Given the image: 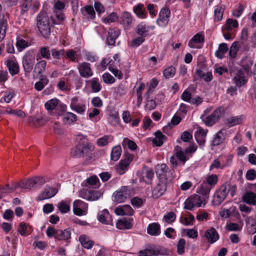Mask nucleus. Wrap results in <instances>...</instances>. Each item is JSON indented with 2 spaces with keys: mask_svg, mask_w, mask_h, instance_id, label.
I'll use <instances>...</instances> for the list:
<instances>
[{
  "mask_svg": "<svg viewBox=\"0 0 256 256\" xmlns=\"http://www.w3.org/2000/svg\"><path fill=\"white\" fill-rule=\"evenodd\" d=\"M77 144L70 150V156L76 158L87 156L94 150V146L88 142L87 136L82 134L76 136Z\"/></svg>",
  "mask_w": 256,
  "mask_h": 256,
  "instance_id": "nucleus-1",
  "label": "nucleus"
},
{
  "mask_svg": "<svg viewBox=\"0 0 256 256\" xmlns=\"http://www.w3.org/2000/svg\"><path fill=\"white\" fill-rule=\"evenodd\" d=\"M211 111L210 108H208L204 111V114L201 116V119L207 126L214 125L223 116L226 110L224 106H220L215 110L213 112L208 116L206 114Z\"/></svg>",
  "mask_w": 256,
  "mask_h": 256,
  "instance_id": "nucleus-2",
  "label": "nucleus"
},
{
  "mask_svg": "<svg viewBox=\"0 0 256 256\" xmlns=\"http://www.w3.org/2000/svg\"><path fill=\"white\" fill-rule=\"evenodd\" d=\"M38 28L46 38H48L50 34V18L44 12H41L38 15L36 18Z\"/></svg>",
  "mask_w": 256,
  "mask_h": 256,
  "instance_id": "nucleus-3",
  "label": "nucleus"
},
{
  "mask_svg": "<svg viewBox=\"0 0 256 256\" xmlns=\"http://www.w3.org/2000/svg\"><path fill=\"white\" fill-rule=\"evenodd\" d=\"M208 198L202 195L194 194L191 196L185 201L184 208L192 210L194 207L204 206Z\"/></svg>",
  "mask_w": 256,
  "mask_h": 256,
  "instance_id": "nucleus-4",
  "label": "nucleus"
},
{
  "mask_svg": "<svg viewBox=\"0 0 256 256\" xmlns=\"http://www.w3.org/2000/svg\"><path fill=\"white\" fill-rule=\"evenodd\" d=\"M36 54L33 50L27 51L22 57V64L26 73H30L35 63Z\"/></svg>",
  "mask_w": 256,
  "mask_h": 256,
  "instance_id": "nucleus-5",
  "label": "nucleus"
},
{
  "mask_svg": "<svg viewBox=\"0 0 256 256\" xmlns=\"http://www.w3.org/2000/svg\"><path fill=\"white\" fill-rule=\"evenodd\" d=\"M170 252L165 248L160 246H148L144 250L140 252V256H150V255H169Z\"/></svg>",
  "mask_w": 256,
  "mask_h": 256,
  "instance_id": "nucleus-6",
  "label": "nucleus"
},
{
  "mask_svg": "<svg viewBox=\"0 0 256 256\" xmlns=\"http://www.w3.org/2000/svg\"><path fill=\"white\" fill-rule=\"evenodd\" d=\"M46 182L44 178L41 176H36L27 180L21 181L22 188L31 189L40 188Z\"/></svg>",
  "mask_w": 256,
  "mask_h": 256,
  "instance_id": "nucleus-7",
  "label": "nucleus"
},
{
  "mask_svg": "<svg viewBox=\"0 0 256 256\" xmlns=\"http://www.w3.org/2000/svg\"><path fill=\"white\" fill-rule=\"evenodd\" d=\"M170 9L166 6L164 7L159 12L158 16L156 20L157 24L160 27L166 26L170 22Z\"/></svg>",
  "mask_w": 256,
  "mask_h": 256,
  "instance_id": "nucleus-8",
  "label": "nucleus"
},
{
  "mask_svg": "<svg viewBox=\"0 0 256 256\" xmlns=\"http://www.w3.org/2000/svg\"><path fill=\"white\" fill-rule=\"evenodd\" d=\"M70 106L72 110L80 114H84L86 108V102L78 96L72 98Z\"/></svg>",
  "mask_w": 256,
  "mask_h": 256,
  "instance_id": "nucleus-9",
  "label": "nucleus"
},
{
  "mask_svg": "<svg viewBox=\"0 0 256 256\" xmlns=\"http://www.w3.org/2000/svg\"><path fill=\"white\" fill-rule=\"evenodd\" d=\"M80 76L84 78H89L93 76V71L91 64L84 62L79 63L77 66Z\"/></svg>",
  "mask_w": 256,
  "mask_h": 256,
  "instance_id": "nucleus-10",
  "label": "nucleus"
},
{
  "mask_svg": "<svg viewBox=\"0 0 256 256\" xmlns=\"http://www.w3.org/2000/svg\"><path fill=\"white\" fill-rule=\"evenodd\" d=\"M130 196V190L128 186H124L116 193L114 200L118 203H121L124 202L126 200L129 198Z\"/></svg>",
  "mask_w": 256,
  "mask_h": 256,
  "instance_id": "nucleus-11",
  "label": "nucleus"
},
{
  "mask_svg": "<svg viewBox=\"0 0 256 256\" xmlns=\"http://www.w3.org/2000/svg\"><path fill=\"white\" fill-rule=\"evenodd\" d=\"M88 204L81 200H76L73 204V210L76 215L81 216L86 214Z\"/></svg>",
  "mask_w": 256,
  "mask_h": 256,
  "instance_id": "nucleus-12",
  "label": "nucleus"
},
{
  "mask_svg": "<svg viewBox=\"0 0 256 256\" xmlns=\"http://www.w3.org/2000/svg\"><path fill=\"white\" fill-rule=\"evenodd\" d=\"M226 183L222 185L216 191L214 196V202L216 204H220L226 198L228 192Z\"/></svg>",
  "mask_w": 256,
  "mask_h": 256,
  "instance_id": "nucleus-13",
  "label": "nucleus"
},
{
  "mask_svg": "<svg viewBox=\"0 0 256 256\" xmlns=\"http://www.w3.org/2000/svg\"><path fill=\"white\" fill-rule=\"evenodd\" d=\"M246 118L243 114L231 116L226 118L224 120V124L228 128L242 124L244 120Z\"/></svg>",
  "mask_w": 256,
  "mask_h": 256,
  "instance_id": "nucleus-14",
  "label": "nucleus"
},
{
  "mask_svg": "<svg viewBox=\"0 0 256 256\" xmlns=\"http://www.w3.org/2000/svg\"><path fill=\"white\" fill-rule=\"evenodd\" d=\"M204 42V36L199 33L195 34L188 42V46L192 48H200Z\"/></svg>",
  "mask_w": 256,
  "mask_h": 256,
  "instance_id": "nucleus-15",
  "label": "nucleus"
},
{
  "mask_svg": "<svg viewBox=\"0 0 256 256\" xmlns=\"http://www.w3.org/2000/svg\"><path fill=\"white\" fill-rule=\"evenodd\" d=\"M133 18L130 13L128 12H122L120 18V24L122 25L124 30H130Z\"/></svg>",
  "mask_w": 256,
  "mask_h": 256,
  "instance_id": "nucleus-16",
  "label": "nucleus"
},
{
  "mask_svg": "<svg viewBox=\"0 0 256 256\" xmlns=\"http://www.w3.org/2000/svg\"><path fill=\"white\" fill-rule=\"evenodd\" d=\"M57 193L56 190L52 187L46 186L39 194L37 198L38 200H42L50 198L54 196Z\"/></svg>",
  "mask_w": 256,
  "mask_h": 256,
  "instance_id": "nucleus-17",
  "label": "nucleus"
},
{
  "mask_svg": "<svg viewBox=\"0 0 256 256\" xmlns=\"http://www.w3.org/2000/svg\"><path fill=\"white\" fill-rule=\"evenodd\" d=\"M204 236L209 244H212L219 239V234L214 228L212 227L206 230Z\"/></svg>",
  "mask_w": 256,
  "mask_h": 256,
  "instance_id": "nucleus-18",
  "label": "nucleus"
},
{
  "mask_svg": "<svg viewBox=\"0 0 256 256\" xmlns=\"http://www.w3.org/2000/svg\"><path fill=\"white\" fill-rule=\"evenodd\" d=\"M6 66L8 68L11 75L14 76L20 72V67L18 62L14 56L11 59H8L6 62Z\"/></svg>",
  "mask_w": 256,
  "mask_h": 256,
  "instance_id": "nucleus-19",
  "label": "nucleus"
},
{
  "mask_svg": "<svg viewBox=\"0 0 256 256\" xmlns=\"http://www.w3.org/2000/svg\"><path fill=\"white\" fill-rule=\"evenodd\" d=\"M207 132L208 130H205L200 127L198 128V130L195 132L194 136L196 141L201 147H203L204 146Z\"/></svg>",
  "mask_w": 256,
  "mask_h": 256,
  "instance_id": "nucleus-20",
  "label": "nucleus"
},
{
  "mask_svg": "<svg viewBox=\"0 0 256 256\" xmlns=\"http://www.w3.org/2000/svg\"><path fill=\"white\" fill-rule=\"evenodd\" d=\"M120 34V30L116 28H110L108 30V36L106 38V43L110 46H114L116 39Z\"/></svg>",
  "mask_w": 256,
  "mask_h": 256,
  "instance_id": "nucleus-21",
  "label": "nucleus"
},
{
  "mask_svg": "<svg viewBox=\"0 0 256 256\" xmlns=\"http://www.w3.org/2000/svg\"><path fill=\"white\" fill-rule=\"evenodd\" d=\"M233 80L236 86L240 88L246 84L248 82L244 72L242 70H238L233 78Z\"/></svg>",
  "mask_w": 256,
  "mask_h": 256,
  "instance_id": "nucleus-22",
  "label": "nucleus"
},
{
  "mask_svg": "<svg viewBox=\"0 0 256 256\" xmlns=\"http://www.w3.org/2000/svg\"><path fill=\"white\" fill-rule=\"evenodd\" d=\"M114 212L118 216H132L134 210L130 205L124 204L116 208Z\"/></svg>",
  "mask_w": 256,
  "mask_h": 256,
  "instance_id": "nucleus-23",
  "label": "nucleus"
},
{
  "mask_svg": "<svg viewBox=\"0 0 256 256\" xmlns=\"http://www.w3.org/2000/svg\"><path fill=\"white\" fill-rule=\"evenodd\" d=\"M98 220L102 224H112V220L108 211L105 209L98 212Z\"/></svg>",
  "mask_w": 256,
  "mask_h": 256,
  "instance_id": "nucleus-24",
  "label": "nucleus"
},
{
  "mask_svg": "<svg viewBox=\"0 0 256 256\" xmlns=\"http://www.w3.org/2000/svg\"><path fill=\"white\" fill-rule=\"evenodd\" d=\"M154 176V171L148 168L142 169V176L140 178V181H144L148 184L151 183L152 179Z\"/></svg>",
  "mask_w": 256,
  "mask_h": 256,
  "instance_id": "nucleus-25",
  "label": "nucleus"
},
{
  "mask_svg": "<svg viewBox=\"0 0 256 256\" xmlns=\"http://www.w3.org/2000/svg\"><path fill=\"white\" fill-rule=\"evenodd\" d=\"M82 185L85 186H91L94 188H98L100 184L98 178L96 176H92L88 178L85 182H83Z\"/></svg>",
  "mask_w": 256,
  "mask_h": 256,
  "instance_id": "nucleus-26",
  "label": "nucleus"
},
{
  "mask_svg": "<svg viewBox=\"0 0 256 256\" xmlns=\"http://www.w3.org/2000/svg\"><path fill=\"white\" fill-rule=\"evenodd\" d=\"M150 30V26L144 22H140L136 26V32L138 36H142L145 38L148 36Z\"/></svg>",
  "mask_w": 256,
  "mask_h": 256,
  "instance_id": "nucleus-27",
  "label": "nucleus"
},
{
  "mask_svg": "<svg viewBox=\"0 0 256 256\" xmlns=\"http://www.w3.org/2000/svg\"><path fill=\"white\" fill-rule=\"evenodd\" d=\"M166 190V184L164 182L158 183L152 191V196L156 198L162 196Z\"/></svg>",
  "mask_w": 256,
  "mask_h": 256,
  "instance_id": "nucleus-28",
  "label": "nucleus"
},
{
  "mask_svg": "<svg viewBox=\"0 0 256 256\" xmlns=\"http://www.w3.org/2000/svg\"><path fill=\"white\" fill-rule=\"evenodd\" d=\"M133 12L136 16L140 18H146L147 16V13L144 5L142 4H138L133 8Z\"/></svg>",
  "mask_w": 256,
  "mask_h": 256,
  "instance_id": "nucleus-29",
  "label": "nucleus"
},
{
  "mask_svg": "<svg viewBox=\"0 0 256 256\" xmlns=\"http://www.w3.org/2000/svg\"><path fill=\"white\" fill-rule=\"evenodd\" d=\"M242 201L248 204H256V194L252 192H246L242 197Z\"/></svg>",
  "mask_w": 256,
  "mask_h": 256,
  "instance_id": "nucleus-30",
  "label": "nucleus"
},
{
  "mask_svg": "<svg viewBox=\"0 0 256 256\" xmlns=\"http://www.w3.org/2000/svg\"><path fill=\"white\" fill-rule=\"evenodd\" d=\"M212 189V188L206 182L204 181L198 188L197 192L208 199L209 194Z\"/></svg>",
  "mask_w": 256,
  "mask_h": 256,
  "instance_id": "nucleus-31",
  "label": "nucleus"
},
{
  "mask_svg": "<svg viewBox=\"0 0 256 256\" xmlns=\"http://www.w3.org/2000/svg\"><path fill=\"white\" fill-rule=\"evenodd\" d=\"M238 26V23L237 20L232 18H228L226 20L224 25L222 28V30H225L227 32H230L234 28H236Z\"/></svg>",
  "mask_w": 256,
  "mask_h": 256,
  "instance_id": "nucleus-32",
  "label": "nucleus"
},
{
  "mask_svg": "<svg viewBox=\"0 0 256 256\" xmlns=\"http://www.w3.org/2000/svg\"><path fill=\"white\" fill-rule=\"evenodd\" d=\"M50 52L48 46H42L40 48L36 56V60H38L41 58L50 59Z\"/></svg>",
  "mask_w": 256,
  "mask_h": 256,
  "instance_id": "nucleus-33",
  "label": "nucleus"
},
{
  "mask_svg": "<svg viewBox=\"0 0 256 256\" xmlns=\"http://www.w3.org/2000/svg\"><path fill=\"white\" fill-rule=\"evenodd\" d=\"M71 231L69 228L64 230H58L56 239L59 240H66L70 238Z\"/></svg>",
  "mask_w": 256,
  "mask_h": 256,
  "instance_id": "nucleus-34",
  "label": "nucleus"
},
{
  "mask_svg": "<svg viewBox=\"0 0 256 256\" xmlns=\"http://www.w3.org/2000/svg\"><path fill=\"white\" fill-rule=\"evenodd\" d=\"M46 62L40 60L34 66V72L38 75H42L46 70Z\"/></svg>",
  "mask_w": 256,
  "mask_h": 256,
  "instance_id": "nucleus-35",
  "label": "nucleus"
},
{
  "mask_svg": "<svg viewBox=\"0 0 256 256\" xmlns=\"http://www.w3.org/2000/svg\"><path fill=\"white\" fill-rule=\"evenodd\" d=\"M166 140V137L161 132L157 131L155 132V138L153 139L152 142L156 146H161L164 142Z\"/></svg>",
  "mask_w": 256,
  "mask_h": 256,
  "instance_id": "nucleus-36",
  "label": "nucleus"
},
{
  "mask_svg": "<svg viewBox=\"0 0 256 256\" xmlns=\"http://www.w3.org/2000/svg\"><path fill=\"white\" fill-rule=\"evenodd\" d=\"M79 241L82 246L87 249L90 248L94 245L93 241L90 240V238L85 234L81 235L79 237Z\"/></svg>",
  "mask_w": 256,
  "mask_h": 256,
  "instance_id": "nucleus-37",
  "label": "nucleus"
},
{
  "mask_svg": "<svg viewBox=\"0 0 256 256\" xmlns=\"http://www.w3.org/2000/svg\"><path fill=\"white\" fill-rule=\"evenodd\" d=\"M225 7L224 6H217L214 9V22H218L221 21L223 18Z\"/></svg>",
  "mask_w": 256,
  "mask_h": 256,
  "instance_id": "nucleus-38",
  "label": "nucleus"
},
{
  "mask_svg": "<svg viewBox=\"0 0 256 256\" xmlns=\"http://www.w3.org/2000/svg\"><path fill=\"white\" fill-rule=\"evenodd\" d=\"M148 233L152 236H158L160 233V226L158 223L150 224L147 228Z\"/></svg>",
  "mask_w": 256,
  "mask_h": 256,
  "instance_id": "nucleus-39",
  "label": "nucleus"
},
{
  "mask_svg": "<svg viewBox=\"0 0 256 256\" xmlns=\"http://www.w3.org/2000/svg\"><path fill=\"white\" fill-rule=\"evenodd\" d=\"M228 50V44L226 43L220 44L218 50L215 52V56L218 58L222 59Z\"/></svg>",
  "mask_w": 256,
  "mask_h": 256,
  "instance_id": "nucleus-40",
  "label": "nucleus"
},
{
  "mask_svg": "<svg viewBox=\"0 0 256 256\" xmlns=\"http://www.w3.org/2000/svg\"><path fill=\"white\" fill-rule=\"evenodd\" d=\"M77 116L71 112H67L64 114L63 121L66 124H70L77 120Z\"/></svg>",
  "mask_w": 256,
  "mask_h": 256,
  "instance_id": "nucleus-41",
  "label": "nucleus"
},
{
  "mask_svg": "<svg viewBox=\"0 0 256 256\" xmlns=\"http://www.w3.org/2000/svg\"><path fill=\"white\" fill-rule=\"evenodd\" d=\"M224 138L223 130H221L214 135V138L212 141V145L216 146L221 144L223 142Z\"/></svg>",
  "mask_w": 256,
  "mask_h": 256,
  "instance_id": "nucleus-42",
  "label": "nucleus"
},
{
  "mask_svg": "<svg viewBox=\"0 0 256 256\" xmlns=\"http://www.w3.org/2000/svg\"><path fill=\"white\" fill-rule=\"evenodd\" d=\"M54 16L52 18V20L54 24H60L65 20L66 17L64 14L62 12H54Z\"/></svg>",
  "mask_w": 256,
  "mask_h": 256,
  "instance_id": "nucleus-43",
  "label": "nucleus"
},
{
  "mask_svg": "<svg viewBox=\"0 0 256 256\" xmlns=\"http://www.w3.org/2000/svg\"><path fill=\"white\" fill-rule=\"evenodd\" d=\"M180 222L181 224L185 226H191L194 224L195 222V218L193 215L189 213L188 216H180Z\"/></svg>",
  "mask_w": 256,
  "mask_h": 256,
  "instance_id": "nucleus-44",
  "label": "nucleus"
},
{
  "mask_svg": "<svg viewBox=\"0 0 256 256\" xmlns=\"http://www.w3.org/2000/svg\"><path fill=\"white\" fill-rule=\"evenodd\" d=\"M88 82L90 84L91 88L93 92H98L101 90L102 86L98 78H94L90 80Z\"/></svg>",
  "mask_w": 256,
  "mask_h": 256,
  "instance_id": "nucleus-45",
  "label": "nucleus"
},
{
  "mask_svg": "<svg viewBox=\"0 0 256 256\" xmlns=\"http://www.w3.org/2000/svg\"><path fill=\"white\" fill-rule=\"evenodd\" d=\"M112 137L111 136L105 135L104 136L99 138L97 140L96 144L100 147H103L112 140Z\"/></svg>",
  "mask_w": 256,
  "mask_h": 256,
  "instance_id": "nucleus-46",
  "label": "nucleus"
},
{
  "mask_svg": "<svg viewBox=\"0 0 256 256\" xmlns=\"http://www.w3.org/2000/svg\"><path fill=\"white\" fill-rule=\"evenodd\" d=\"M7 21L4 18L0 20V42L4 38L7 30Z\"/></svg>",
  "mask_w": 256,
  "mask_h": 256,
  "instance_id": "nucleus-47",
  "label": "nucleus"
},
{
  "mask_svg": "<svg viewBox=\"0 0 256 256\" xmlns=\"http://www.w3.org/2000/svg\"><path fill=\"white\" fill-rule=\"evenodd\" d=\"M122 153V148L120 146H114L111 152V159L114 161H117L120 158Z\"/></svg>",
  "mask_w": 256,
  "mask_h": 256,
  "instance_id": "nucleus-48",
  "label": "nucleus"
},
{
  "mask_svg": "<svg viewBox=\"0 0 256 256\" xmlns=\"http://www.w3.org/2000/svg\"><path fill=\"white\" fill-rule=\"evenodd\" d=\"M145 88V84L144 83H140L138 86L136 90L137 96V105L139 106L142 104V92Z\"/></svg>",
  "mask_w": 256,
  "mask_h": 256,
  "instance_id": "nucleus-49",
  "label": "nucleus"
},
{
  "mask_svg": "<svg viewBox=\"0 0 256 256\" xmlns=\"http://www.w3.org/2000/svg\"><path fill=\"white\" fill-rule=\"evenodd\" d=\"M129 164L126 160H121L116 166V172L120 174H123L128 170Z\"/></svg>",
  "mask_w": 256,
  "mask_h": 256,
  "instance_id": "nucleus-50",
  "label": "nucleus"
},
{
  "mask_svg": "<svg viewBox=\"0 0 256 256\" xmlns=\"http://www.w3.org/2000/svg\"><path fill=\"white\" fill-rule=\"evenodd\" d=\"M58 210L64 214L68 212L70 210V204L66 201H61L57 205Z\"/></svg>",
  "mask_w": 256,
  "mask_h": 256,
  "instance_id": "nucleus-51",
  "label": "nucleus"
},
{
  "mask_svg": "<svg viewBox=\"0 0 256 256\" xmlns=\"http://www.w3.org/2000/svg\"><path fill=\"white\" fill-rule=\"evenodd\" d=\"M218 180V177L216 174H210L207 176L206 180H204L208 184L211 188H213L214 186L217 184Z\"/></svg>",
  "mask_w": 256,
  "mask_h": 256,
  "instance_id": "nucleus-52",
  "label": "nucleus"
},
{
  "mask_svg": "<svg viewBox=\"0 0 256 256\" xmlns=\"http://www.w3.org/2000/svg\"><path fill=\"white\" fill-rule=\"evenodd\" d=\"M16 46L18 52H22L30 46L29 42L22 38L16 40Z\"/></svg>",
  "mask_w": 256,
  "mask_h": 256,
  "instance_id": "nucleus-53",
  "label": "nucleus"
},
{
  "mask_svg": "<svg viewBox=\"0 0 256 256\" xmlns=\"http://www.w3.org/2000/svg\"><path fill=\"white\" fill-rule=\"evenodd\" d=\"M168 170V168L167 166L164 164H162L158 166L156 170V174L159 176H166Z\"/></svg>",
  "mask_w": 256,
  "mask_h": 256,
  "instance_id": "nucleus-54",
  "label": "nucleus"
},
{
  "mask_svg": "<svg viewBox=\"0 0 256 256\" xmlns=\"http://www.w3.org/2000/svg\"><path fill=\"white\" fill-rule=\"evenodd\" d=\"M122 144L124 148L127 146L132 150H136L138 148L137 145L134 141L130 140L129 138H126L124 139Z\"/></svg>",
  "mask_w": 256,
  "mask_h": 256,
  "instance_id": "nucleus-55",
  "label": "nucleus"
},
{
  "mask_svg": "<svg viewBox=\"0 0 256 256\" xmlns=\"http://www.w3.org/2000/svg\"><path fill=\"white\" fill-rule=\"evenodd\" d=\"M32 0H22L20 2L22 13L27 12L32 6Z\"/></svg>",
  "mask_w": 256,
  "mask_h": 256,
  "instance_id": "nucleus-56",
  "label": "nucleus"
},
{
  "mask_svg": "<svg viewBox=\"0 0 256 256\" xmlns=\"http://www.w3.org/2000/svg\"><path fill=\"white\" fill-rule=\"evenodd\" d=\"M242 222L239 224L230 222L226 226V228L229 231H240L242 228Z\"/></svg>",
  "mask_w": 256,
  "mask_h": 256,
  "instance_id": "nucleus-57",
  "label": "nucleus"
},
{
  "mask_svg": "<svg viewBox=\"0 0 256 256\" xmlns=\"http://www.w3.org/2000/svg\"><path fill=\"white\" fill-rule=\"evenodd\" d=\"M176 69L174 67L170 66L166 68L163 71V75L166 78H170L173 77L176 74Z\"/></svg>",
  "mask_w": 256,
  "mask_h": 256,
  "instance_id": "nucleus-58",
  "label": "nucleus"
},
{
  "mask_svg": "<svg viewBox=\"0 0 256 256\" xmlns=\"http://www.w3.org/2000/svg\"><path fill=\"white\" fill-rule=\"evenodd\" d=\"M240 48V45L238 42H234L231 46L229 50V56L232 58H234L237 55L238 52Z\"/></svg>",
  "mask_w": 256,
  "mask_h": 256,
  "instance_id": "nucleus-59",
  "label": "nucleus"
},
{
  "mask_svg": "<svg viewBox=\"0 0 256 256\" xmlns=\"http://www.w3.org/2000/svg\"><path fill=\"white\" fill-rule=\"evenodd\" d=\"M246 230L250 234L256 232V222L252 219L246 221Z\"/></svg>",
  "mask_w": 256,
  "mask_h": 256,
  "instance_id": "nucleus-60",
  "label": "nucleus"
},
{
  "mask_svg": "<svg viewBox=\"0 0 256 256\" xmlns=\"http://www.w3.org/2000/svg\"><path fill=\"white\" fill-rule=\"evenodd\" d=\"M6 112L8 114H12L16 116L21 118H24L26 116L25 113L20 110H12L10 108H6Z\"/></svg>",
  "mask_w": 256,
  "mask_h": 256,
  "instance_id": "nucleus-61",
  "label": "nucleus"
},
{
  "mask_svg": "<svg viewBox=\"0 0 256 256\" xmlns=\"http://www.w3.org/2000/svg\"><path fill=\"white\" fill-rule=\"evenodd\" d=\"M48 80L46 78H42L34 84V88L38 91L42 90L44 87L48 84Z\"/></svg>",
  "mask_w": 256,
  "mask_h": 256,
  "instance_id": "nucleus-62",
  "label": "nucleus"
},
{
  "mask_svg": "<svg viewBox=\"0 0 256 256\" xmlns=\"http://www.w3.org/2000/svg\"><path fill=\"white\" fill-rule=\"evenodd\" d=\"M116 226L118 229H130L132 228L131 223L126 220H120L116 223Z\"/></svg>",
  "mask_w": 256,
  "mask_h": 256,
  "instance_id": "nucleus-63",
  "label": "nucleus"
},
{
  "mask_svg": "<svg viewBox=\"0 0 256 256\" xmlns=\"http://www.w3.org/2000/svg\"><path fill=\"white\" fill-rule=\"evenodd\" d=\"M58 104V100L56 98L52 99L46 102L44 106L48 110H54Z\"/></svg>",
  "mask_w": 256,
  "mask_h": 256,
  "instance_id": "nucleus-64",
  "label": "nucleus"
}]
</instances>
